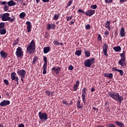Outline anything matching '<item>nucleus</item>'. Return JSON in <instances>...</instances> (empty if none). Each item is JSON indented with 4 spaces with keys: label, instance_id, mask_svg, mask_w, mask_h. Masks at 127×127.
<instances>
[{
    "label": "nucleus",
    "instance_id": "1",
    "mask_svg": "<svg viewBox=\"0 0 127 127\" xmlns=\"http://www.w3.org/2000/svg\"><path fill=\"white\" fill-rule=\"evenodd\" d=\"M108 95L114 99V100L118 101L120 104H121L122 102L124 100L123 97L122 96H120L118 93L111 92L108 94Z\"/></svg>",
    "mask_w": 127,
    "mask_h": 127
},
{
    "label": "nucleus",
    "instance_id": "2",
    "mask_svg": "<svg viewBox=\"0 0 127 127\" xmlns=\"http://www.w3.org/2000/svg\"><path fill=\"white\" fill-rule=\"evenodd\" d=\"M10 14L9 13H6L4 14H3L1 17V20L3 21H9L13 22L14 20H15V16H12L11 17H9Z\"/></svg>",
    "mask_w": 127,
    "mask_h": 127
},
{
    "label": "nucleus",
    "instance_id": "3",
    "mask_svg": "<svg viewBox=\"0 0 127 127\" xmlns=\"http://www.w3.org/2000/svg\"><path fill=\"white\" fill-rule=\"evenodd\" d=\"M34 51H35V42L34 41L32 40L27 48V51L30 54H32V53H34Z\"/></svg>",
    "mask_w": 127,
    "mask_h": 127
},
{
    "label": "nucleus",
    "instance_id": "4",
    "mask_svg": "<svg viewBox=\"0 0 127 127\" xmlns=\"http://www.w3.org/2000/svg\"><path fill=\"white\" fill-rule=\"evenodd\" d=\"M38 115L39 119L42 121H46L48 119V115L46 113H42L40 112L38 113Z\"/></svg>",
    "mask_w": 127,
    "mask_h": 127
},
{
    "label": "nucleus",
    "instance_id": "5",
    "mask_svg": "<svg viewBox=\"0 0 127 127\" xmlns=\"http://www.w3.org/2000/svg\"><path fill=\"white\" fill-rule=\"evenodd\" d=\"M95 59L94 58H92L91 59H88L84 62V65L85 66L90 67L92 64H94V62Z\"/></svg>",
    "mask_w": 127,
    "mask_h": 127
},
{
    "label": "nucleus",
    "instance_id": "6",
    "mask_svg": "<svg viewBox=\"0 0 127 127\" xmlns=\"http://www.w3.org/2000/svg\"><path fill=\"white\" fill-rule=\"evenodd\" d=\"M16 56L18 58H21L23 56V51H22V49L20 47H18L16 49Z\"/></svg>",
    "mask_w": 127,
    "mask_h": 127
},
{
    "label": "nucleus",
    "instance_id": "7",
    "mask_svg": "<svg viewBox=\"0 0 127 127\" xmlns=\"http://www.w3.org/2000/svg\"><path fill=\"white\" fill-rule=\"evenodd\" d=\"M44 64L43 66V73L44 74H45L47 73V58L46 57H44Z\"/></svg>",
    "mask_w": 127,
    "mask_h": 127
},
{
    "label": "nucleus",
    "instance_id": "8",
    "mask_svg": "<svg viewBox=\"0 0 127 127\" xmlns=\"http://www.w3.org/2000/svg\"><path fill=\"white\" fill-rule=\"evenodd\" d=\"M11 79L16 82V84H18V77L16 76V73L13 72L11 73Z\"/></svg>",
    "mask_w": 127,
    "mask_h": 127
},
{
    "label": "nucleus",
    "instance_id": "9",
    "mask_svg": "<svg viewBox=\"0 0 127 127\" xmlns=\"http://www.w3.org/2000/svg\"><path fill=\"white\" fill-rule=\"evenodd\" d=\"M87 88H85L82 90V100L84 105L86 104V94Z\"/></svg>",
    "mask_w": 127,
    "mask_h": 127
},
{
    "label": "nucleus",
    "instance_id": "10",
    "mask_svg": "<svg viewBox=\"0 0 127 127\" xmlns=\"http://www.w3.org/2000/svg\"><path fill=\"white\" fill-rule=\"evenodd\" d=\"M108 49V45L106 43L104 44L103 46V52L104 55H105L106 57H108V54L107 53Z\"/></svg>",
    "mask_w": 127,
    "mask_h": 127
},
{
    "label": "nucleus",
    "instance_id": "11",
    "mask_svg": "<svg viewBox=\"0 0 127 127\" xmlns=\"http://www.w3.org/2000/svg\"><path fill=\"white\" fill-rule=\"evenodd\" d=\"M17 73L21 77L25 76L26 75V71L24 69H18Z\"/></svg>",
    "mask_w": 127,
    "mask_h": 127
},
{
    "label": "nucleus",
    "instance_id": "12",
    "mask_svg": "<svg viewBox=\"0 0 127 127\" xmlns=\"http://www.w3.org/2000/svg\"><path fill=\"white\" fill-rule=\"evenodd\" d=\"M10 101L9 100H4L0 103V106L4 107L10 105Z\"/></svg>",
    "mask_w": 127,
    "mask_h": 127
},
{
    "label": "nucleus",
    "instance_id": "13",
    "mask_svg": "<svg viewBox=\"0 0 127 127\" xmlns=\"http://www.w3.org/2000/svg\"><path fill=\"white\" fill-rule=\"evenodd\" d=\"M118 64L120 65L122 67L127 65V63L126 59H121L118 62Z\"/></svg>",
    "mask_w": 127,
    "mask_h": 127
},
{
    "label": "nucleus",
    "instance_id": "14",
    "mask_svg": "<svg viewBox=\"0 0 127 127\" xmlns=\"http://www.w3.org/2000/svg\"><path fill=\"white\" fill-rule=\"evenodd\" d=\"M27 25V32L29 33L31 31V29H32V25H31V22L30 21H27L26 22Z\"/></svg>",
    "mask_w": 127,
    "mask_h": 127
},
{
    "label": "nucleus",
    "instance_id": "15",
    "mask_svg": "<svg viewBox=\"0 0 127 127\" xmlns=\"http://www.w3.org/2000/svg\"><path fill=\"white\" fill-rule=\"evenodd\" d=\"M95 12V10H91V9L88 10L87 11L85 12V15L86 16H88L90 17L93 15H94Z\"/></svg>",
    "mask_w": 127,
    "mask_h": 127
},
{
    "label": "nucleus",
    "instance_id": "16",
    "mask_svg": "<svg viewBox=\"0 0 127 127\" xmlns=\"http://www.w3.org/2000/svg\"><path fill=\"white\" fill-rule=\"evenodd\" d=\"M1 58L3 59H6L8 56V54L3 51H1L0 52Z\"/></svg>",
    "mask_w": 127,
    "mask_h": 127
},
{
    "label": "nucleus",
    "instance_id": "17",
    "mask_svg": "<svg viewBox=\"0 0 127 127\" xmlns=\"http://www.w3.org/2000/svg\"><path fill=\"white\" fill-rule=\"evenodd\" d=\"M110 23L111 21L107 20L105 24V27H106V28L108 29L109 31L111 30Z\"/></svg>",
    "mask_w": 127,
    "mask_h": 127
},
{
    "label": "nucleus",
    "instance_id": "18",
    "mask_svg": "<svg viewBox=\"0 0 127 127\" xmlns=\"http://www.w3.org/2000/svg\"><path fill=\"white\" fill-rule=\"evenodd\" d=\"M56 27V25L55 24H49L47 25V29L50 30V29H54Z\"/></svg>",
    "mask_w": 127,
    "mask_h": 127
},
{
    "label": "nucleus",
    "instance_id": "19",
    "mask_svg": "<svg viewBox=\"0 0 127 127\" xmlns=\"http://www.w3.org/2000/svg\"><path fill=\"white\" fill-rule=\"evenodd\" d=\"M61 68L60 67H58L56 69V68L55 67H53L52 68V70H54V71L55 72L56 74H59L60 71H61Z\"/></svg>",
    "mask_w": 127,
    "mask_h": 127
},
{
    "label": "nucleus",
    "instance_id": "20",
    "mask_svg": "<svg viewBox=\"0 0 127 127\" xmlns=\"http://www.w3.org/2000/svg\"><path fill=\"white\" fill-rule=\"evenodd\" d=\"M7 4L9 6H12L15 5L16 4V3L13 1V0H10V1H8L7 2Z\"/></svg>",
    "mask_w": 127,
    "mask_h": 127
},
{
    "label": "nucleus",
    "instance_id": "21",
    "mask_svg": "<svg viewBox=\"0 0 127 127\" xmlns=\"http://www.w3.org/2000/svg\"><path fill=\"white\" fill-rule=\"evenodd\" d=\"M45 93L48 96L53 97V96H54V92H51V91H50L49 90H46L45 91Z\"/></svg>",
    "mask_w": 127,
    "mask_h": 127
},
{
    "label": "nucleus",
    "instance_id": "22",
    "mask_svg": "<svg viewBox=\"0 0 127 127\" xmlns=\"http://www.w3.org/2000/svg\"><path fill=\"white\" fill-rule=\"evenodd\" d=\"M79 80H77L76 81V84H74V87H73V90L74 91H76L79 86Z\"/></svg>",
    "mask_w": 127,
    "mask_h": 127
},
{
    "label": "nucleus",
    "instance_id": "23",
    "mask_svg": "<svg viewBox=\"0 0 127 127\" xmlns=\"http://www.w3.org/2000/svg\"><path fill=\"white\" fill-rule=\"evenodd\" d=\"M120 35L121 37H123L125 36L126 34H125V30L124 28H122L121 29Z\"/></svg>",
    "mask_w": 127,
    "mask_h": 127
},
{
    "label": "nucleus",
    "instance_id": "24",
    "mask_svg": "<svg viewBox=\"0 0 127 127\" xmlns=\"http://www.w3.org/2000/svg\"><path fill=\"white\" fill-rule=\"evenodd\" d=\"M50 50H51V48L50 47H46L44 48V50H43L44 53L45 54H47L48 52H50Z\"/></svg>",
    "mask_w": 127,
    "mask_h": 127
},
{
    "label": "nucleus",
    "instance_id": "25",
    "mask_svg": "<svg viewBox=\"0 0 127 127\" xmlns=\"http://www.w3.org/2000/svg\"><path fill=\"white\" fill-rule=\"evenodd\" d=\"M104 76L108 77L110 79H112L113 77V74L112 73H110V74L106 73L104 74Z\"/></svg>",
    "mask_w": 127,
    "mask_h": 127
},
{
    "label": "nucleus",
    "instance_id": "26",
    "mask_svg": "<svg viewBox=\"0 0 127 127\" xmlns=\"http://www.w3.org/2000/svg\"><path fill=\"white\" fill-rule=\"evenodd\" d=\"M113 49L116 52H120L122 50L121 47L120 46L115 47L113 48Z\"/></svg>",
    "mask_w": 127,
    "mask_h": 127
},
{
    "label": "nucleus",
    "instance_id": "27",
    "mask_svg": "<svg viewBox=\"0 0 127 127\" xmlns=\"http://www.w3.org/2000/svg\"><path fill=\"white\" fill-rule=\"evenodd\" d=\"M77 107L78 109H82L83 107V105L80 104V100H78L77 102Z\"/></svg>",
    "mask_w": 127,
    "mask_h": 127
},
{
    "label": "nucleus",
    "instance_id": "28",
    "mask_svg": "<svg viewBox=\"0 0 127 127\" xmlns=\"http://www.w3.org/2000/svg\"><path fill=\"white\" fill-rule=\"evenodd\" d=\"M125 55H126V52H125V51H123V53L120 54V57L121 58V59L126 60Z\"/></svg>",
    "mask_w": 127,
    "mask_h": 127
},
{
    "label": "nucleus",
    "instance_id": "29",
    "mask_svg": "<svg viewBox=\"0 0 127 127\" xmlns=\"http://www.w3.org/2000/svg\"><path fill=\"white\" fill-rule=\"evenodd\" d=\"M26 16V13L25 12H22L19 14V18L21 19H23Z\"/></svg>",
    "mask_w": 127,
    "mask_h": 127
},
{
    "label": "nucleus",
    "instance_id": "30",
    "mask_svg": "<svg viewBox=\"0 0 127 127\" xmlns=\"http://www.w3.org/2000/svg\"><path fill=\"white\" fill-rule=\"evenodd\" d=\"M84 54L85 55V57L88 58L90 56V53L89 51H86V49L84 50Z\"/></svg>",
    "mask_w": 127,
    "mask_h": 127
},
{
    "label": "nucleus",
    "instance_id": "31",
    "mask_svg": "<svg viewBox=\"0 0 127 127\" xmlns=\"http://www.w3.org/2000/svg\"><path fill=\"white\" fill-rule=\"evenodd\" d=\"M82 54V51L81 50H77L75 52V55L77 56H80Z\"/></svg>",
    "mask_w": 127,
    "mask_h": 127
},
{
    "label": "nucleus",
    "instance_id": "32",
    "mask_svg": "<svg viewBox=\"0 0 127 127\" xmlns=\"http://www.w3.org/2000/svg\"><path fill=\"white\" fill-rule=\"evenodd\" d=\"M116 124L117 125H118L119 126H120V127H125L124 124H123L122 123H121L120 122L117 121V122H116Z\"/></svg>",
    "mask_w": 127,
    "mask_h": 127
},
{
    "label": "nucleus",
    "instance_id": "33",
    "mask_svg": "<svg viewBox=\"0 0 127 127\" xmlns=\"http://www.w3.org/2000/svg\"><path fill=\"white\" fill-rule=\"evenodd\" d=\"M6 33V30L4 28L2 29V30L0 29V34L1 35H5Z\"/></svg>",
    "mask_w": 127,
    "mask_h": 127
},
{
    "label": "nucleus",
    "instance_id": "34",
    "mask_svg": "<svg viewBox=\"0 0 127 127\" xmlns=\"http://www.w3.org/2000/svg\"><path fill=\"white\" fill-rule=\"evenodd\" d=\"M38 60V57L37 56H36L34 58L33 61H32V64H35V63Z\"/></svg>",
    "mask_w": 127,
    "mask_h": 127
},
{
    "label": "nucleus",
    "instance_id": "35",
    "mask_svg": "<svg viewBox=\"0 0 127 127\" xmlns=\"http://www.w3.org/2000/svg\"><path fill=\"white\" fill-rule=\"evenodd\" d=\"M18 42H19V41L18 40V38H17L16 40H14L13 41V46H15L17 44H18Z\"/></svg>",
    "mask_w": 127,
    "mask_h": 127
},
{
    "label": "nucleus",
    "instance_id": "36",
    "mask_svg": "<svg viewBox=\"0 0 127 127\" xmlns=\"http://www.w3.org/2000/svg\"><path fill=\"white\" fill-rule=\"evenodd\" d=\"M59 17V14H55L54 16V18H53V19H54V20H57L58 19Z\"/></svg>",
    "mask_w": 127,
    "mask_h": 127
},
{
    "label": "nucleus",
    "instance_id": "37",
    "mask_svg": "<svg viewBox=\"0 0 127 127\" xmlns=\"http://www.w3.org/2000/svg\"><path fill=\"white\" fill-rule=\"evenodd\" d=\"M53 44L57 46V45H60V43L58 41V40H55L53 42Z\"/></svg>",
    "mask_w": 127,
    "mask_h": 127
},
{
    "label": "nucleus",
    "instance_id": "38",
    "mask_svg": "<svg viewBox=\"0 0 127 127\" xmlns=\"http://www.w3.org/2000/svg\"><path fill=\"white\" fill-rule=\"evenodd\" d=\"M4 26H5L4 23H0V29L4 28Z\"/></svg>",
    "mask_w": 127,
    "mask_h": 127
},
{
    "label": "nucleus",
    "instance_id": "39",
    "mask_svg": "<svg viewBox=\"0 0 127 127\" xmlns=\"http://www.w3.org/2000/svg\"><path fill=\"white\" fill-rule=\"evenodd\" d=\"M3 9L4 11H7L9 9V7L7 5H4Z\"/></svg>",
    "mask_w": 127,
    "mask_h": 127
},
{
    "label": "nucleus",
    "instance_id": "40",
    "mask_svg": "<svg viewBox=\"0 0 127 127\" xmlns=\"http://www.w3.org/2000/svg\"><path fill=\"white\" fill-rule=\"evenodd\" d=\"M97 7V5H91L90 8L92 9H96Z\"/></svg>",
    "mask_w": 127,
    "mask_h": 127
},
{
    "label": "nucleus",
    "instance_id": "41",
    "mask_svg": "<svg viewBox=\"0 0 127 127\" xmlns=\"http://www.w3.org/2000/svg\"><path fill=\"white\" fill-rule=\"evenodd\" d=\"M77 11L79 13H83L84 15L86 14V12H84L83 10H82V9H79Z\"/></svg>",
    "mask_w": 127,
    "mask_h": 127
},
{
    "label": "nucleus",
    "instance_id": "42",
    "mask_svg": "<svg viewBox=\"0 0 127 127\" xmlns=\"http://www.w3.org/2000/svg\"><path fill=\"white\" fill-rule=\"evenodd\" d=\"M118 72H119L120 73V75L123 76L124 75V71L121 69H118Z\"/></svg>",
    "mask_w": 127,
    "mask_h": 127
},
{
    "label": "nucleus",
    "instance_id": "43",
    "mask_svg": "<svg viewBox=\"0 0 127 127\" xmlns=\"http://www.w3.org/2000/svg\"><path fill=\"white\" fill-rule=\"evenodd\" d=\"M105 2L109 4L113 2V0H105Z\"/></svg>",
    "mask_w": 127,
    "mask_h": 127
},
{
    "label": "nucleus",
    "instance_id": "44",
    "mask_svg": "<svg viewBox=\"0 0 127 127\" xmlns=\"http://www.w3.org/2000/svg\"><path fill=\"white\" fill-rule=\"evenodd\" d=\"M63 104L66 105V106H69L70 104H71V103L68 104L66 101L64 100H63Z\"/></svg>",
    "mask_w": 127,
    "mask_h": 127
},
{
    "label": "nucleus",
    "instance_id": "45",
    "mask_svg": "<svg viewBox=\"0 0 127 127\" xmlns=\"http://www.w3.org/2000/svg\"><path fill=\"white\" fill-rule=\"evenodd\" d=\"M4 83L6 84V85H8L9 84V81L7 79H4L3 80Z\"/></svg>",
    "mask_w": 127,
    "mask_h": 127
},
{
    "label": "nucleus",
    "instance_id": "46",
    "mask_svg": "<svg viewBox=\"0 0 127 127\" xmlns=\"http://www.w3.org/2000/svg\"><path fill=\"white\" fill-rule=\"evenodd\" d=\"M7 3V2L6 1H2L1 3V5H6V4Z\"/></svg>",
    "mask_w": 127,
    "mask_h": 127
},
{
    "label": "nucleus",
    "instance_id": "47",
    "mask_svg": "<svg viewBox=\"0 0 127 127\" xmlns=\"http://www.w3.org/2000/svg\"><path fill=\"white\" fill-rule=\"evenodd\" d=\"M72 18V16L67 17L66 18L67 21L71 20Z\"/></svg>",
    "mask_w": 127,
    "mask_h": 127
},
{
    "label": "nucleus",
    "instance_id": "48",
    "mask_svg": "<svg viewBox=\"0 0 127 127\" xmlns=\"http://www.w3.org/2000/svg\"><path fill=\"white\" fill-rule=\"evenodd\" d=\"M90 27H91L90 25L89 24H88L85 26V29L86 30H88L90 28Z\"/></svg>",
    "mask_w": 127,
    "mask_h": 127
},
{
    "label": "nucleus",
    "instance_id": "49",
    "mask_svg": "<svg viewBox=\"0 0 127 127\" xmlns=\"http://www.w3.org/2000/svg\"><path fill=\"white\" fill-rule=\"evenodd\" d=\"M104 35H105V36H108L109 35V31H108L107 30H106L105 32V33H104Z\"/></svg>",
    "mask_w": 127,
    "mask_h": 127
},
{
    "label": "nucleus",
    "instance_id": "50",
    "mask_svg": "<svg viewBox=\"0 0 127 127\" xmlns=\"http://www.w3.org/2000/svg\"><path fill=\"white\" fill-rule=\"evenodd\" d=\"M73 69V66H72V65H69V66H68V69L69 70H72V69Z\"/></svg>",
    "mask_w": 127,
    "mask_h": 127
},
{
    "label": "nucleus",
    "instance_id": "51",
    "mask_svg": "<svg viewBox=\"0 0 127 127\" xmlns=\"http://www.w3.org/2000/svg\"><path fill=\"white\" fill-rule=\"evenodd\" d=\"M98 39L99 41H101L102 40V37H101L100 34L98 35Z\"/></svg>",
    "mask_w": 127,
    "mask_h": 127
},
{
    "label": "nucleus",
    "instance_id": "52",
    "mask_svg": "<svg viewBox=\"0 0 127 127\" xmlns=\"http://www.w3.org/2000/svg\"><path fill=\"white\" fill-rule=\"evenodd\" d=\"M18 127H24V125L23 124H20L18 125Z\"/></svg>",
    "mask_w": 127,
    "mask_h": 127
},
{
    "label": "nucleus",
    "instance_id": "53",
    "mask_svg": "<svg viewBox=\"0 0 127 127\" xmlns=\"http://www.w3.org/2000/svg\"><path fill=\"white\" fill-rule=\"evenodd\" d=\"M109 127H116L114 124H109Z\"/></svg>",
    "mask_w": 127,
    "mask_h": 127
},
{
    "label": "nucleus",
    "instance_id": "54",
    "mask_svg": "<svg viewBox=\"0 0 127 127\" xmlns=\"http://www.w3.org/2000/svg\"><path fill=\"white\" fill-rule=\"evenodd\" d=\"M112 69L113 70H114L115 71H118L119 69H118L117 68H116L115 67H113Z\"/></svg>",
    "mask_w": 127,
    "mask_h": 127
},
{
    "label": "nucleus",
    "instance_id": "55",
    "mask_svg": "<svg viewBox=\"0 0 127 127\" xmlns=\"http://www.w3.org/2000/svg\"><path fill=\"white\" fill-rule=\"evenodd\" d=\"M72 3V1H69L68 2L67 6H70Z\"/></svg>",
    "mask_w": 127,
    "mask_h": 127
},
{
    "label": "nucleus",
    "instance_id": "56",
    "mask_svg": "<svg viewBox=\"0 0 127 127\" xmlns=\"http://www.w3.org/2000/svg\"><path fill=\"white\" fill-rule=\"evenodd\" d=\"M75 21V19H73V20L71 21L70 25H72V24L74 23Z\"/></svg>",
    "mask_w": 127,
    "mask_h": 127
},
{
    "label": "nucleus",
    "instance_id": "57",
    "mask_svg": "<svg viewBox=\"0 0 127 127\" xmlns=\"http://www.w3.org/2000/svg\"><path fill=\"white\" fill-rule=\"evenodd\" d=\"M25 76H21V80L22 82H23V78H24Z\"/></svg>",
    "mask_w": 127,
    "mask_h": 127
},
{
    "label": "nucleus",
    "instance_id": "58",
    "mask_svg": "<svg viewBox=\"0 0 127 127\" xmlns=\"http://www.w3.org/2000/svg\"><path fill=\"white\" fill-rule=\"evenodd\" d=\"M95 90V89L94 88H91V91L92 92H93Z\"/></svg>",
    "mask_w": 127,
    "mask_h": 127
},
{
    "label": "nucleus",
    "instance_id": "59",
    "mask_svg": "<svg viewBox=\"0 0 127 127\" xmlns=\"http://www.w3.org/2000/svg\"><path fill=\"white\" fill-rule=\"evenodd\" d=\"M93 110H96L97 111H98V109H97L96 107H93Z\"/></svg>",
    "mask_w": 127,
    "mask_h": 127
},
{
    "label": "nucleus",
    "instance_id": "60",
    "mask_svg": "<svg viewBox=\"0 0 127 127\" xmlns=\"http://www.w3.org/2000/svg\"><path fill=\"white\" fill-rule=\"evenodd\" d=\"M23 5L24 6H26V5H27V3H25V2H23Z\"/></svg>",
    "mask_w": 127,
    "mask_h": 127
},
{
    "label": "nucleus",
    "instance_id": "61",
    "mask_svg": "<svg viewBox=\"0 0 127 127\" xmlns=\"http://www.w3.org/2000/svg\"><path fill=\"white\" fill-rule=\"evenodd\" d=\"M37 3H39V2L40 1V0H36Z\"/></svg>",
    "mask_w": 127,
    "mask_h": 127
},
{
    "label": "nucleus",
    "instance_id": "62",
    "mask_svg": "<svg viewBox=\"0 0 127 127\" xmlns=\"http://www.w3.org/2000/svg\"><path fill=\"white\" fill-rule=\"evenodd\" d=\"M19 1L20 2H23V0H19V1Z\"/></svg>",
    "mask_w": 127,
    "mask_h": 127
},
{
    "label": "nucleus",
    "instance_id": "63",
    "mask_svg": "<svg viewBox=\"0 0 127 127\" xmlns=\"http://www.w3.org/2000/svg\"><path fill=\"white\" fill-rule=\"evenodd\" d=\"M60 45L63 46V44L62 43H60Z\"/></svg>",
    "mask_w": 127,
    "mask_h": 127
},
{
    "label": "nucleus",
    "instance_id": "64",
    "mask_svg": "<svg viewBox=\"0 0 127 127\" xmlns=\"http://www.w3.org/2000/svg\"><path fill=\"white\" fill-rule=\"evenodd\" d=\"M97 127H104V126H97Z\"/></svg>",
    "mask_w": 127,
    "mask_h": 127
}]
</instances>
